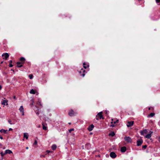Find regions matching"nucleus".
<instances>
[{
    "label": "nucleus",
    "instance_id": "obj_28",
    "mask_svg": "<svg viewBox=\"0 0 160 160\" xmlns=\"http://www.w3.org/2000/svg\"><path fill=\"white\" fill-rule=\"evenodd\" d=\"M8 122L11 125H12V124H14L13 123H12V121H11V120L10 119H9V120H8Z\"/></svg>",
    "mask_w": 160,
    "mask_h": 160
},
{
    "label": "nucleus",
    "instance_id": "obj_4",
    "mask_svg": "<svg viewBox=\"0 0 160 160\" xmlns=\"http://www.w3.org/2000/svg\"><path fill=\"white\" fill-rule=\"evenodd\" d=\"M85 72V70H84L82 68L79 71V72L81 76H82L83 77H84L85 75V74L84 73Z\"/></svg>",
    "mask_w": 160,
    "mask_h": 160
},
{
    "label": "nucleus",
    "instance_id": "obj_36",
    "mask_svg": "<svg viewBox=\"0 0 160 160\" xmlns=\"http://www.w3.org/2000/svg\"><path fill=\"white\" fill-rule=\"evenodd\" d=\"M156 2L158 3L160 2V0H156Z\"/></svg>",
    "mask_w": 160,
    "mask_h": 160
},
{
    "label": "nucleus",
    "instance_id": "obj_1",
    "mask_svg": "<svg viewBox=\"0 0 160 160\" xmlns=\"http://www.w3.org/2000/svg\"><path fill=\"white\" fill-rule=\"evenodd\" d=\"M102 112H99L97 115L96 116L97 119L98 120V119H103V116L102 115Z\"/></svg>",
    "mask_w": 160,
    "mask_h": 160
},
{
    "label": "nucleus",
    "instance_id": "obj_16",
    "mask_svg": "<svg viewBox=\"0 0 160 160\" xmlns=\"http://www.w3.org/2000/svg\"><path fill=\"white\" fill-rule=\"evenodd\" d=\"M83 67L85 69H86L87 68H88L89 66L88 64H87L85 62L83 63Z\"/></svg>",
    "mask_w": 160,
    "mask_h": 160
},
{
    "label": "nucleus",
    "instance_id": "obj_42",
    "mask_svg": "<svg viewBox=\"0 0 160 160\" xmlns=\"http://www.w3.org/2000/svg\"><path fill=\"white\" fill-rule=\"evenodd\" d=\"M12 128H10L9 129V131H11V130H12Z\"/></svg>",
    "mask_w": 160,
    "mask_h": 160
},
{
    "label": "nucleus",
    "instance_id": "obj_8",
    "mask_svg": "<svg viewBox=\"0 0 160 160\" xmlns=\"http://www.w3.org/2000/svg\"><path fill=\"white\" fill-rule=\"evenodd\" d=\"M110 156L112 158H115L117 157V155L115 153L113 152H112L110 153Z\"/></svg>",
    "mask_w": 160,
    "mask_h": 160
},
{
    "label": "nucleus",
    "instance_id": "obj_2",
    "mask_svg": "<svg viewBox=\"0 0 160 160\" xmlns=\"http://www.w3.org/2000/svg\"><path fill=\"white\" fill-rule=\"evenodd\" d=\"M77 114V113L76 112H74V111L72 109L70 110L68 113L69 115L71 117L74 116Z\"/></svg>",
    "mask_w": 160,
    "mask_h": 160
},
{
    "label": "nucleus",
    "instance_id": "obj_17",
    "mask_svg": "<svg viewBox=\"0 0 160 160\" xmlns=\"http://www.w3.org/2000/svg\"><path fill=\"white\" fill-rule=\"evenodd\" d=\"M12 153V152L10 150H7L5 151V154H10Z\"/></svg>",
    "mask_w": 160,
    "mask_h": 160
},
{
    "label": "nucleus",
    "instance_id": "obj_13",
    "mask_svg": "<svg viewBox=\"0 0 160 160\" xmlns=\"http://www.w3.org/2000/svg\"><path fill=\"white\" fill-rule=\"evenodd\" d=\"M126 150V148L125 147H121V151L122 152H125Z\"/></svg>",
    "mask_w": 160,
    "mask_h": 160
},
{
    "label": "nucleus",
    "instance_id": "obj_33",
    "mask_svg": "<svg viewBox=\"0 0 160 160\" xmlns=\"http://www.w3.org/2000/svg\"><path fill=\"white\" fill-rule=\"evenodd\" d=\"M147 147V146L145 145H143V146H142V148H143L144 149H145L146 148V147Z\"/></svg>",
    "mask_w": 160,
    "mask_h": 160
},
{
    "label": "nucleus",
    "instance_id": "obj_10",
    "mask_svg": "<svg viewBox=\"0 0 160 160\" xmlns=\"http://www.w3.org/2000/svg\"><path fill=\"white\" fill-rule=\"evenodd\" d=\"M134 123L133 121L132 122H128L127 123V126L128 127H130L132 126Z\"/></svg>",
    "mask_w": 160,
    "mask_h": 160
},
{
    "label": "nucleus",
    "instance_id": "obj_40",
    "mask_svg": "<svg viewBox=\"0 0 160 160\" xmlns=\"http://www.w3.org/2000/svg\"><path fill=\"white\" fill-rule=\"evenodd\" d=\"M22 112V116L24 115V111H23V112Z\"/></svg>",
    "mask_w": 160,
    "mask_h": 160
},
{
    "label": "nucleus",
    "instance_id": "obj_44",
    "mask_svg": "<svg viewBox=\"0 0 160 160\" xmlns=\"http://www.w3.org/2000/svg\"><path fill=\"white\" fill-rule=\"evenodd\" d=\"M9 62H10V63H11L12 62V60H10L9 61Z\"/></svg>",
    "mask_w": 160,
    "mask_h": 160
},
{
    "label": "nucleus",
    "instance_id": "obj_12",
    "mask_svg": "<svg viewBox=\"0 0 160 160\" xmlns=\"http://www.w3.org/2000/svg\"><path fill=\"white\" fill-rule=\"evenodd\" d=\"M94 127V125L93 124H92L88 127V130L89 131H91L92 130Z\"/></svg>",
    "mask_w": 160,
    "mask_h": 160
},
{
    "label": "nucleus",
    "instance_id": "obj_35",
    "mask_svg": "<svg viewBox=\"0 0 160 160\" xmlns=\"http://www.w3.org/2000/svg\"><path fill=\"white\" fill-rule=\"evenodd\" d=\"M46 152L48 153H49L50 152H52V151H50L49 150H47V151H46Z\"/></svg>",
    "mask_w": 160,
    "mask_h": 160
},
{
    "label": "nucleus",
    "instance_id": "obj_23",
    "mask_svg": "<svg viewBox=\"0 0 160 160\" xmlns=\"http://www.w3.org/2000/svg\"><path fill=\"white\" fill-rule=\"evenodd\" d=\"M20 61L22 62L21 63H24V62L25 61V58L23 57H21L20 58Z\"/></svg>",
    "mask_w": 160,
    "mask_h": 160
},
{
    "label": "nucleus",
    "instance_id": "obj_25",
    "mask_svg": "<svg viewBox=\"0 0 160 160\" xmlns=\"http://www.w3.org/2000/svg\"><path fill=\"white\" fill-rule=\"evenodd\" d=\"M19 110L20 111V112H22L23 111H24V109H23V108L22 107V106H21L19 109Z\"/></svg>",
    "mask_w": 160,
    "mask_h": 160
},
{
    "label": "nucleus",
    "instance_id": "obj_22",
    "mask_svg": "<svg viewBox=\"0 0 160 160\" xmlns=\"http://www.w3.org/2000/svg\"><path fill=\"white\" fill-rule=\"evenodd\" d=\"M30 93L31 94H35L36 92L34 90L32 89L30 90Z\"/></svg>",
    "mask_w": 160,
    "mask_h": 160
},
{
    "label": "nucleus",
    "instance_id": "obj_38",
    "mask_svg": "<svg viewBox=\"0 0 160 160\" xmlns=\"http://www.w3.org/2000/svg\"><path fill=\"white\" fill-rule=\"evenodd\" d=\"M40 157H41V158H42V157H43V158L45 157V155H41L40 156Z\"/></svg>",
    "mask_w": 160,
    "mask_h": 160
},
{
    "label": "nucleus",
    "instance_id": "obj_14",
    "mask_svg": "<svg viewBox=\"0 0 160 160\" xmlns=\"http://www.w3.org/2000/svg\"><path fill=\"white\" fill-rule=\"evenodd\" d=\"M23 64V63H21V62H17V67H19V68L21 67L22 66V64Z\"/></svg>",
    "mask_w": 160,
    "mask_h": 160
},
{
    "label": "nucleus",
    "instance_id": "obj_3",
    "mask_svg": "<svg viewBox=\"0 0 160 160\" xmlns=\"http://www.w3.org/2000/svg\"><path fill=\"white\" fill-rule=\"evenodd\" d=\"M124 140L128 143L132 142V139L129 137H124Z\"/></svg>",
    "mask_w": 160,
    "mask_h": 160
},
{
    "label": "nucleus",
    "instance_id": "obj_31",
    "mask_svg": "<svg viewBox=\"0 0 160 160\" xmlns=\"http://www.w3.org/2000/svg\"><path fill=\"white\" fill-rule=\"evenodd\" d=\"M1 154V155L2 156V157H3V156H4L5 154H5V153H3V152H1V153H0Z\"/></svg>",
    "mask_w": 160,
    "mask_h": 160
},
{
    "label": "nucleus",
    "instance_id": "obj_49",
    "mask_svg": "<svg viewBox=\"0 0 160 160\" xmlns=\"http://www.w3.org/2000/svg\"><path fill=\"white\" fill-rule=\"evenodd\" d=\"M79 160H81V159H79Z\"/></svg>",
    "mask_w": 160,
    "mask_h": 160
},
{
    "label": "nucleus",
    "instance_id": "obj_20",
    "mask_svg": "<svg viewBox=\"0 0 160 160\" xmlns=\"http://www.w3.org/2000/svg\"><path fill=\"white\" fill-rule=\"evenodd\" d=\"M57 146L55 144L52 145L51 147L52 149L53 150H55Z\"/></svg>",
    "mask_w": 160,
    "mask_h": 160
},
{
    "label": "nucleus",
    "instance_id": "obj_50",
    "mask_svg": "<svg viewBox=\"0 0 160 160\" xmlns=\"http://www.w3.org/2000/svg\"><path fill=\"white\" fill-rule=\"evenodd\" d=\"M0 108H1L0 107Z\"/></svg>",
    "mask_w": 160,
    "mask_h": 160
},
{
    "label": "nucleus",
    "instance_id": "obj_27",
    "mask_svg": "<svg viewBox=\"0 0 160 160\" xmlns=\"http://www.w3.org/2000/svg\"><path fill=\"white\" fill-rule=\"evenodd\" d=\"M30 105H33V103L34 102V100L33 99H32L30 100Z\"/></svg>",
    "mask_w": 160,
    "mask_h": 160
},
{
    "label": "nucleus",
    "instance_id": "obj_21",
    "mask_svg": "<svg viewBox=\"0 0 160 160\" xmlns=\"http://www.w3.org/2000/svg\"><path fill=\"white\" fill-rule=\"evenodd\" d=\"M113 119H112V122H111V124L114 123V124H115L116 123H118V120H116V121H113Z\"/></svg>",
    "mask_w": 160,
    "mask_h": 160
},
{
    "label": "nucleus",
    "instance_id": "obj_24",
    "mask_svg": "<svg viewBox=\"0 0 160 160\" xmlns=\"http://www.w3.org/2000/svg\"><path fill=\"white\" fill-rule=\"evenodd\" d=\"M115 135V134L113 132H111L110 133H109V135L111 136L112 137L114 136Z\"/></svg>",
    "mask_w": 160,
    "mask_h": 160
},
{
    "label": "nucleus",
    "instance_id": "obj_46",
    "mask_svg": "<svg viewBox=\"0 0 160 160\" xmlns=\"http://www.w3.org/2000/svg\"><path fill=\"white\" fill-rule=\"evenodd\" d=\"M13 98H14V99H15V98H16V97H15V96H14V97H13Z\"/></svg>",
    "mask_w": 160,
    "mask_h": 160
},
{
    "label": "nucleus",
    "instance_id": "obj_34",
    "mask_svg": "<svg viewBox=\"0 0 160 160\" xmlns=\"http://www.w3.org/2000/svg\"><path fill=\"white\" fill-rule=\"evenodd\" d=\"M115 126V125H114V123L112 124L111 125H110V127H113Z\"/></svg>",
    "mask_w": 160,
    "mask_h": 160
},
{
    "label": "nucleus",
    "instance_id": "obj_43",
    "mask_svg": "<svg viewBox=\"0 0 160 160\" xmlns=\"http://www.w3.org/2000/svg\"><path fill=\"white\" fill-rule=\"evenodd\" d=\"M158 139L159 141L160 142V137L158 138Z\"/></svg>",
    "mask_w": 160,
    "mask_h": 160
},
{
    "label": "nucleus",
    "instance_id": "obj_9",
    "mask_svg": "<svg viewBox=\"0 0 160 160\" xmlns=\"http://www.w3.org/2000/svg\"><path fill=\"white\" fill-rule=\"evenodd\" d=\"M143 142V140L142 139H140L137 141V145L138 146H140Z\"/></svg>",
    "mask_w": 160,
    "mask_h": 160
},
{
    "label": "nucleus",
    "instance_id": "obj_32",
    "mask_svg": "<svg viewBox=\"0 0 160 160\" xmlns=\"http://www.w3.org/2000/svg\"><path fill=\"white\" fill-rule=\"evenodd\" d=\"M74 130V129L73 128L70 129L68 131L69 132H71V131Z\"/></svg>",
    "mask_w": 160,
    "mask_h": 160
},
{
    "label": "nucleus",
    "instance_id": "obj_30",
    "mask_svg": "<svg viewBox=\"0 0 160 160\" xmlns=\"http://www.w3.org/2000/svg\"><path fill=\"white\" fill-rule=\"evenodd\" d=\"M33 75L32 74H30L29 75V78L30 79H32L33 78Z\"/></svg>",
    "mask_w": 160,
    "mask_h": 160
},
{
    "label": "nucleus",
    "instance_id": "obj_26",
    "mask_svg": "<svg viewBox=\"0 0 160 160\" xmlns=\"http://www.w3.org/2000/svg\"><path fill=\"white\" fill-rule=\"evenodd\" d=\"M37 104L40 105L41 106H42V105L41 104V102L40 100H39L38 101L37 103Z\"/></svg>",
    "mask_w": 160,
    "mask_h": 160
},
{
    "label": "nucleus",
    "instance_id": "obj_48",
    "mask_svg": "<svg viewBox=\"0 0 160 160\" xmlns=\"http://www.w3.org/2000/svg\"><path fill=\"white\" fill-rule=\"evenodd\" d=\"M150 109H151V108H150V107L149 108H148V109L150 110Z\"/></svg>",
    "mask_w": 160,
    "mask_h": 160
},
{
    "label": "nucleus",
    "instance_id": "obj_39",
    "mask_svg": "<svg viewBox=\"0 0 160 160\" xmlns=\"http://www.w3.org/2000/svg\"><path fill=\"white\" fill-rule=\"evenodd\" d=\"M9 66L10 67H12L13 66V65L12 64H9Z\"/></svg>",
    "mask_w": 160,
    "mask_h": 160
},
{
    "label": "nucleus",
    "instance_id": "obj_37",
    "mask_svg": "<svg viewBox=\"0 0 160 160\" xmlns=\"http://www.w3.org/2000/svg\"><path fill=\"white\" fill-rule=\"evenodd\" d=\"M37 144V142L36 140H35L34 142V144Z\"/></svg>",
    "mask_w": 160,
    "mask_h": 160
},
{
    "label": "nucleus",
    "instance_id": "obj_19",
    "mask_svg": "<svg viewBox=\"0 0 160 160\" xmlns=\"http://www.w3.org/2000/svg\"><path fill=\"white\" fill-rule=\"evenodd\" d=\"M28 133H25L24 134V137L26 139L28 138Z\"/></svg>",
    "mask_w": 160,
    "mask_h": 160
},
{
    "label": "nucleus",
    "instance_id": "obj_45",
    "mask_svg": "<svg viewBox=\"0 0 160 160\" xmlns=\"http://www.w3.org/2000/svg\"><path fill=\"white\" fill-rule=\"evenodd\" d=\"M2 88V86L1 85H0V90H1V89Z\"/></svg>",
    "mask_w": 160,
    "mask_h": 160
},
{
    "label": "nucleus",
    "instance_id": "obj_29",
    "mask_svg": "<svg viewBox=\"0 0 160 160\" xmlns=\"http://www.w3.org/2000/svg\"><path fill=\"white\" fill-rule=\"evenodd\" d=\"M42 125H43V127H42L43 129L44 130H46L47 127L46 126H44L43 124H42Z\"/></svg>",
    "mask_w": 160,
    "mask_h": 160
},
{
    "label": "nucleus",
    "instance_id": "obj_6",
    "mask_svg": "<svg viewBox=\"0 0 160 160\" xmlns=\"http://www.w3.org/2000/svg\"><path fill=\"white\" fill-rule=\"evenodd\" d=\"M8 101L4 98L2 102V104L4 105H8Z\"/></svg>",
    "mask_w": 160,
    "mask_h": 160
},
{
    "label": "nucleus",
    "instance_id": "obj_47",
    "mask_svg": "<svg viewBox=\"0 0 160 160\" xmlns=\"http://www.w3.org/2000/svg\"><path fill=\"white\" fill-rule=\"evenodd\" d=\"M28 147H27L26 148V149H28Z\"/></svg>",
    "mask_w": 160,
    "mask_h": 160
},
{
    "label": "nucleus",
    "instance_id": "obj_7",
    "mask_svg": "<svg viewBox=\"0 0 160 160\" xmlns=\"http://www.w3.org/2000/svg\"><path fill=\"white\" fill-rule=\"evenodd\" d=\"M152 132L151 131H150L149 132V133L147 134L145 136V138H148V139L150 138L151 137L152 134Z\"/></svg>",
    "mask_w": 160,
    "mask_h": 160
},
{
    "label": "nucleus",
    "instance_id": "obj_18",
    "mask_svg": "<svg viewBox=\"0 0 160 160\" xmlns=\"http://www.w3.org/2000/svg\"><path fill=\"white\" fill-rule=\"evenodd\" d=\"M155 113H151L148 116V117H152L154 116Z\"/></svg>",
    "mask_w": 160,
    "mask_h": 160
},
{
    "label": "nucleus",
    "instance_id": "obj_15",
    "mask_svg": "<svg viewBox=\"0 0 160 160\" xmlns=\"http://www.w3.org/2000/svg\"><path fill=\"white\" fill-rule=\"evenodd\" d=\"M0 131L1 133H7L8 132L7 130H5L3 129L1 130Z\"/></svg>",
    "mask_w": 160,
    "mask_h": 160
},
{
    "label": "nucleus",
    "instance_id": "obj_5",
    "mask_svg": "<svg viewBox=\"0 0 160 160\" xmlns=\"http://www.w3.org/2000/svg\"><path fill=\"white\" fill-rule=\"evenodd\" d=\"M2 56L3 57V59L6 60H7L9 56L8 53H7L3 54Z\"/></svg>",
    "mask_w": 160,
    "mask_h": 160
},
{
    "label": "nucleus",
    "instance_id": "obj_11",
    "mask_svg": "<svg viewBox=\"0 0 160 160\" xmlns=\"http://www.w3.org/2000/svg\"><path fill=\"white\" fill-rule=\"evenodd\" d=\"M148 132V131L147 129H144L142 131H140V133L141 135H144V134H146Z\"/></svg>",
    "mask_w": 160,
    "mask_h": 160
},
{
    "label": "nucleus",
    "instance_id": "obj_41",
    "mask_svg": "<svg viewBox=\"0 0 160 160\" xmlns=\"http://www.w3.org/2000/svg\"><path fill=\"white\" fill-rule=\"evenodd\" d=\"M0 138L1 139H3V137L0 136Z\"/></svg>",
    "mask_w": 160,
    "mask_h": 160
}]
</instances>
